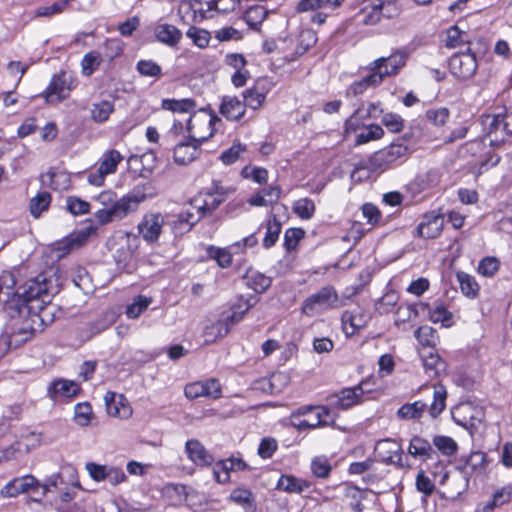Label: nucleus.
Listing matches in <instances>:
<instances>
[{
	"label": "nucleus",
	"instance_id": "nucleus-1",
	"mask_svg": "<svg viewBox=\"0 0 512 512\" xmlns=\"http://www.w3.org/2000/svg\"><path fill=\"white\" fill-rule=\"evenodd\" d=\"M155 194V188L150 182L138 184L121 198L112 190L103 191L95 197L103 208L97 210L94 216L101 225L122 220L135 211L140 203L154 197Z\"/></svg>",
	"mask_w": 512,
	"mask_h": 512
},
{
	"label": "nucleus",
	"instance_id": "nucleus-2",
	"mask_svg": "<svg viewBox=\"0 0 512 512\" xmlns=\"http://www.w3.org/2000/svg\"><path fill=\"white\" fill-rule=\"evenodd\" d=\"M220 118L210 115L209 118L190 117L186 129L189 132L187 141L179 142L174 148V160L176 163L186 165L195 160L199 153L201 144L208 140L214 133L213 124L219 122Z\"/></svg>",
	"mask_w": 512,
	"mask_h": 512
},
{
	"label": "nucleus",
	"instance_id": "nucleus-3",
	"mask_svg": "<svg viewBox=\"0 0 512 512\" xmlns=\"http://www.w3.org/2000/svg\"><path fill=\"white\" fill-rule=\"evenodd\" d=\"M446 399L447 391L445 387L443 385L433 386V401L430 405L424 400L405 403L397 410L396 416L399 420L419 421L424 413L428 411L429 416L436 419L445 410Z\"/></svg>",
	"mask_w": 512,
	"mask_h": 512
},
{
	"label": "nucleus",
	"instance_id": "nucleus-4",
	"mask_svg": "<svg viewBox=\"0 0 512 512\" xmlns=\"http://www.w3.org/2000/svg\"><path fill=\"white\" fill-rule=\"evenodd\" d=\"M17 295L22 298L30 311L36 309L43 311L45 306L51 302L53 293L47 278L41 274L20 286Z\"/></svg>",
	"mask_w": 512,
	"mask_h": 512
},
{
	"label": "nucleus",
	"instance_id": "nucleus-5",
	"mask_svg": "<svg viewBox=\"0 0 512 512\" xmlns=\"http://www.w3.org/2000/svg\"><path fill=\"white\" fill-rule=\"evenodd\" d=\"M341 306L339 296L331 285L322 287L316 293L308 296L302 304V313L307 316H314L328 310L337 309Z\"/></svg>",
	"mask_w": 512,
	"mask_h": 512
},
{
	"label": "nucleus",
	"instance_id": "nucleus-6",
	"mask_svg": "<svg viewBox=\"0 0 512 512\" xmlns=\"http://www.w3.org/2000/svg\"><path fill=\"white\" fill-rule=\"evenodd\" d=\"M410 153V149L407 145L400 142H393L370 156L369 167L372 170H384L392 165L403 163L409 157Z\"/></svg>",
	"mask_w": 512,
	"mask_h": 512
},
{
	"label": "nucleus",
	"instance_id": "nucleus-7",
	"mask_svg": "<svg viewBox=\"0 0 512 512\" xmlns=\"http://www.w3.org/2000/svg\"><path fill=\"white\" fill-rule=\"evenodd\" d=\"M76 85L75 77L66 71H60L53 75L43 96L47 103H59L69 96Z\"/></svg>",
	"mask_w": 512,
	"mask_h": 512
},
{
	"label": "nucleus",
	"instance_id": "nucleus-8",
	"mask_svg": "<svg viewBox=\"0 0 512 512\" xmlns=\"http://www.w3.org/2000/svg\"><path fill=\"white\" fill-rule=\"evenodd\" d=\"M491 121L487 127L486 138L491 147L498 148L507 142L506 136H512V112L488 116Z\"/></svg>",
	"mask_w": 512,
	"mask_h": 512
},
{
	"label": "nucleus",
	"instance_id": "nucleus-9",
	"mask_svg": "<svg viewBox=\"0 0 512 512\" xmlns=\"http://www.w3.org/2000/svg\"><path fill=\"white\" fill-rule=\"evenodd\" d=\"M449 69L453 76L461 80L471 78L477 69L476 57L470 48L466 52L455 53L450 57Z\"/></svg>",
	"mask_w": 512,
	"mask_h": 512
},
{
	"label": "nucleus",
	"instance_id": "nucleus-10",
	"mask_svg": "<svg viewBox=\"0 0 512 512\" xmlns=\"http://www.w3.org/2000/svg\"><path fill=\"white\" fill-rule=\"evenodd\" d=\"M408 53L404 50H398L389 57H380L373 61L371 70L381 74L382 81L386 76L396 75L399 70L405 66Z\"/></svg>",
	"mask_w": 512,
	"mask_h": 512
},
{
	"label": "nucleus",
	"instance_id": "nucleus-11",
	"mask_svg": "<svg viewBox=\"0 0 512 512\" xmlns=\"http://www.w3.org/2000/svg\"><path fill=\"white\" fill-rule=\"evenodd\" d=\"M40 489V481L33 475L27 474L9 481L0 491L3 497H16L21 493H36Z\"/></svg>",
	"mask_w": 512,
	"mask_h": 512
},
{
	"label": "nucleus",
	"instance_id": "nucleus-12",
	"mask_svg": "<svg viewBox=\"0 0 512 512\" xmlns=\"http://www.w3.org/2000/svg\"><path fill=\"white\" fill-rule=\"evenodd\" d=\"M364 382L351 388H343L339 393L331 395V405L339 410H347L356 406L363 401Z\"/></svg>",
	"mask_w": 512,
	"mask_h": 512
},
{
	"label": "nucleus",
	"instance_id": "nucleus-13",
	"mask_svg": "<svg viewBox=\"0 0 512 512\" xmlns=\"http://www.w3.org/2000/svg\"><path fill=\"white\" fill-rule=\"evenodd\" d=\"M164 224V216L161 213H149L144 215L138 224V231L146 242L154 243L159 239Z\"/></svg>",
	"mask_w": 512,
	"mask_h": 512
},
{
	"label": "nucleus",
	"instance_id": "nucleus-14",
	"mask_svg": "<svg viewBox=\"0 0 512 512\" xmlns=\"http://www.w3.org/2000/svg\"><path fill=\"white\" fill-rule=\"evenodd\" d=\"M370 314L360 307L344 311L341 316L343 330L347 335H353L370 321Z\"/></svg>",
	"mask_w": 512,
	"mask_h": 512
},
{
	"label": "nucleus",
	"instance_id": "nucleus-15",
	"mask_svg": "<svg viewBox=\"0 0 512 512\" xmlns=\"http://www.w3.org/2000/svg\"><path fill=\"white\" fill-rule=\"evenodd\" d=\"M248 468L249 466L242 458L231 457L229 459L219 461L213 469V474L218 483L224 484L229 481L230 471H244Z\"/></svg>",
	"mask_w": 512,
	"mask_h": 512
},
{
	"label": "nucleus",
	"instance_id": "nucleus-16",
	"mask_svg": "<svg viewBox=\"0 0 512 512\" xmlns=\"http://www.w3.org/2000/svg\"><path fill=\"white\" fill-rule=\"evenodd\" d=\"M162 108L165 110L172 111L174 113H176V112L177 113H195L196 102H195V100H193L191 98H184V99H180V100L163 99L162 100ZM200 112L205 115L202 116V115L193 114L191 117H193L195 115L196 117L209 118L210 115H213L212 113L207 114L206 109H201Z\"/></svg>",
	"mask_w": 512,
	"mask_h": 512
},
{
	"label": "nucleus",
	"instance_id": "nucleus-17",
	"mask_svg": "<svg viewBox=\"0 0 512 512\" xmlns=\"http://www.w3.org/2000/svg\"><path fill=\"white\" fill-rule=\"evenodd\" d=\"M124 401L123 395H117L112 391H107L104 395L107 413L113 417L125 418L131 414L130 407L124 404Z\"/></svg>",
	"mask_w": 512,
	"mask_h": 512
},
{
	"label": "nucleus",
	"instance_id": "nucleus-18",
	"mask_svg": "<svg viewBox=\"0 0 512 512\" xmlns=\"http://www.w3.org/2000/svg\"><path fill=\"white\" fill-rule=\"evenodd\" d=\"M188 458L200 466H209L213 463V456L198 440H188L185 445Z\"/></svg>",
	"mask_w": 512,
	"mask_h": 512
},
{
	"label": "nucleus",
	"instance_id": "nucleus-19",
	"mask_svg": "<svg viewBox=\"0 0 512 512\" xmlns=\"http://www.w3.org/2000/svg\"><path fill=\"white\" fill-rule=\"evenodd\" d=\"M154 35L159 42L169 47L176 46L182 38V32L176 26L167 23L157 24Z\"/></svg>",
	"mask_w": 512,
	"mask_h": 512
},
{
	"label": "nucleus",
	"instance_id": "nucleus-20",
	"mask_svg": "<svg viewBox=\"0 0 512 512\" xmlns=\"http://www.w3.org/2000/svg\"><path fill=\"white\" fill-rule=\"evenodd\" d=\"M443 219L439 215H427L424 221L417 226V234L421 238L433 239L436 238L442 229Z\"/></svg>",
	"mask_w": 512,
	"mask_h": 512
},
{
	"label": "nucleus",
	"instance_id": "nucleus-21",
	"mask_svg": "<svg viewBox=\"0 0 512 512\" xmlns=\"http://www.w3.org/2000/svg\"><path fill=\"white\" fill-rule=\"evenodd\" d=\"M408 453L414 458H420L423 461L433 459L436 451L430 442L420 436H414L409 443Z\"/></svg>",
	"mask_w": 512,
	"mask_h": 512
},
{
	"label": "nucleus",
	"instance_id": "nucleus-22",
	"mask_svg": "<svg viewBox=\"0 0 512 512\" xmlns=\"http://www.w3.org/2000/svg\"><path fill=\"white\" fill-rule=\"evenodd\" d=\"M219 111L228 120H240L245 114V104L237 97L225 96Z\"/></svg>",
	"mask_w": 512,
	"mask_h": 512
},
{
	"label": "nucleus",
	"instance_id": "nucleus-23",
	"mask_svg": "<svg viewBox=\"0 0 512 512\" xmlns=\"http://www.w3.org/2000/svg\"><path fill=\"white\" fill-rule=\"evenodd\" d=\"M191 205L197 210L198 213L206 216L211 214L221 205V199H216L209 190L205 193H200L191 200Z\"/></svg>",
	"mask_w": 512,
	"mask_h": 512
},
{
	"label": "nucleus",
	"instance_id": "nucleus-24",
	"mask_svg": "<svg viewBox=\"0 0 512 512\" xmlns=\"http://www.w3.org/2000/svg\"><path fill=\"white\" fill-rule=\"evenodd\" d=\"M79 385L71 380L58 379L48 387V396L55 399L57 396L73 397L79 392Z\"/></svg>",
	"mask_w": 512,
	"mask_h": 512
},
{
	"label": "nucleus",
	"instance_id": "nucleus-25",
	"mask_svg": "<svg viewBox=\"0 0 512 512\" xmlns=\"http://www.w3.org/2000/svg\"><path fill=\"white\" fill-rule=\"evenodd\" d=\"M245 285L256 293H264L272 283V279L259 271L249 269L243 276Z\"/></svg>",
	"mask_w": 512,
	"mask_h": 512
},
{
	"label": "nucleus",
	"instance_id": "nucleus-26",
	"mask_svg": "<svg viewBox=\"0 0 512 512\" xmlns=\"http://www.w3.org/2000/svg\"><path fill=\"white\" fill-rule=\"evenodd\" d=\"M310 482L293 475H282L277 482V489L288 493H302L310 489Z\"/></svg>",
	"mask_w": 512,
	"mask_h": 512
},
{
	"label": "nucleus",
	"instance_id": "nucleus-27",
	"mask_svg": "<svg viewBox=\"0 0 512 512\" xmlns=\"http://www.w3.org/2000/svg\"><path fill=\"white\" fill-rule=\"evenodd\" d=\"M229 499L235 504L241 506L245 512L256 511V500L251 490L246 488H236L230 493Z\"/></svg>",
	"mask_w": 512,
	"mask_h": 512
},
{
	"label": "nucleus",
	"instance_id": "nucleus-28",
	"mask_svg": "<svg viewBox=\"0 0 512 512\" xmlns=\"http://www.w3.org/2000/svg\"><path fill=\"white\" fill-rule=\"evenodd\" d=\"M370 74L360 80L354 81L348 88L347 94L358 96L366 91L368 87H377L382 83L381 74L370 69Z\"/></svg>",
	"mask_w": 512,
	"mask_h": 512
},
{
	"label": "nucleus",
	"instance_id": "nucleus-29",
	"mask_svg": "<svg viewBox=\"0 0 512 512\" xmlns=\"http://www.w3.org/2000/svg\"><path fill=\"white\" fill-rule=\"evenodd\" d=\"M207 9L199 11L202 18H207L206 13L216 12L218 14H228L233 12L239 5L240 0H204Z\"/></svg>",
	"mask_w": 512,
	"mask_h": 512
},
{
	"label": "nucleus",
	"instance_id": "nucleus-30",
	"mask_svg": "<svg viewBox=\"0 0 512 512\" xmlns=\"http://www.w3.org/2000/svg\"><path fill=\"white\" fill-rule=\"evenodd\" d=\"M94 232L95 228H93L92 226L79 230L71 234L69 237H67L66 240L61 243L62 246L59 247L58 249L69 252L71 250L79 248L87 241L89 236Z\"/></svg>",
	"mask_w": 512,
	"mask_h": 512
},
{
	"label": "nucleus",
	"instance_id": "nucleus-31",
	"mask_svg": "<svg viewBox=\"0 0 512 512\" xmlns=\"http://www.w3.org/2000/svg\"><path fill=\"white\" fill-rule=\"evenodd\" d=\"M268 10L262 5H254L243 14V20L253 30H259L260 25L266 19Z\"/></svg>",
	"mask_w": 512,
	"mask_h": 512
},
{
	"label": "nucleus",
	"instance_id": "nucleus-32",
	"mask_svg": "<svg viewBox=\"0 0 512 512\" xmlns=\"http://www.w3.org/2000/svg\"><path fill=\"white\" fill-rule=\"evenodd\" d=\"M456 276L461 292L468 298H476L480 290V286L476 279L472 275L462 271L458 272Z\"/></svg>",
	"mask_w": 512,
	"mask_h": 512
},
{
	"label": "nucleus",
	"instance_id": "nucleus-33",
	"mask_svg": "<svg viewBox=\"0 0 512 512\" xmlns=\"http://www.w3.org/2000/svg\"><path fill=\"white\" fill-rule=\"evenodd\" d=\"M385 445L393 446V447H389L387 450L388 452H390L392 454H390L388 456H382V460L387 464H393V465H396L397 467L403 468L405 465L402 462V459H403L402 449L396 444L395 441H392L389 439L382 440V441L378 442L377 449H380Z\"/></svg>",
	"mask_w": 512,
	"mask_h": 512
},
{
	"label": "nucleus",
	"instance_id": "nucleus-34",
	"mask_svg": "<svg viewBox=\"0 0 512 512\" xmlns=\"http://www.w3.org/2000/svg\"><path fill=\"white\" fill-rule=\"evenodd\" d=\"M367 495L368 492L366 490H361L356 486H347L344 492V497L349 501V506L354 512H362L364 510L362 501Z\"/></svg>",
	"mask_w": 512,
	"mask_h": 512
},
{
	"label": "nucleus",
	"instance_id": "nucleus-35",
	"mask_svg": "<svg viewBox=\"0 0 512 512\" xmlns=\"http://www.w3.org/2000/svg\"><path fill=\"white\" fill-rule=\"evenodd\" d=\"M384 136L383 128L378 124H370L364 126L363 129L356 135L355 145H363L370 141L379 140Z\"/></svg>",
	"mask_w": 512,
	"mask_h": 512
},
{
	"label": "nucleus",
	"instance_id": "nucleus-36",
	"mask_svg": "<svg viewBox=\"0 0 512 512\" xmlns=\"http://www.w3.org/2000/svg\"><path fill=\"white\" fill-rule=\"evenodd\" d=\"M421 306L428 309L429 319L433 323H442L445 327L451 325L452 313L443 304H437L434 308H430L429 304L424 303Z\"/></svg>",
	"mask_w": 512,
	"mask_h": 512
},
{
	"label": "nucleus",
	"instance_id": "nucleus-37",
	"mask_svg": "<svg viewBox=\"0 0 512 512\" xmlns=\"http://www.w3.org/2000/svg\"><path fill=\"white\" fill-rule=\"evenodd\" d=\"M52 197L47 191L39 192L35 197L30 200L29 210L33 217L38 218L40 215L48 210Z\"/></svg>",
	"mask_w": 512,
	"mask_h": 512
},
{
	"label": "nucleus",
	"instance_id": "nucleus-38",
	"mask_svg": "<svg viewBox=\"0 0 512 512\" xmlns=\"http://www.w3.org/2000/svg\"><path fill=\"white\" fill-rule=\"evenodd\" d=\"M423 366L429 377L439 376L446 369L445 361L434 353H429L423 357Z\"/></svg>",
	"mask_w": 512,
	"mask_h": 512
},
{
	"label": "nucleus",
	"instance_id": "nucleus-39",
	"mask_svg": "<svg viewBox=\"0 0 512 512\" xmlns=\"http://www.w3.org/2000/svg\"><path fill=\"white\" fill-rule=\"evenodd\" d=\"M377 4L380 19H395L401 13V7L396 0H374Z\"/></svg>",
	"mask_w": 512,
	"mask_h": 512
},
{
	"label": "nucleus",
	"instance_id": "nucleus-40",
	"mask_svg": "<svg viewBox=\"0 0 512 512\" xmlns=\"http://www.w3.org/2000/svg\"><path fill=\"white\" fill-rule=\"evenodd\" d=\"M114 111V104L108 100H102L92 104L91 117L95 122L102 123L108 120Z\"/></svg>",
	"mask_w": 512,
	"mask_h": 512
},
{
	"label": "nucleus",
	"instance_id": "nucleus-41",
	"mask_svg": "<svg viewBox=\"0 0 512 512\" xmlns=\"http://www.w3.org/2000/svg\"><path fill=\"white\" fill-rule=\"evenodd\" d=\"M359 17H361V22L364 25H377L380 23L381 19L379 16V11L377 8V4L374 3V0H369L359 11Z\"/></svg>",
	"mask_w": 512,
	"mask_h": 512
},
{
	"label": "nucleus",
	"instance_id": "nucleus-42",
	"mask_svg": "<svg viewBox=\"0 0 512 512\" xmlns=\"http://www.w3.org/2000/svg\"><path fill=\"white\" fill-rule=\"evenodd\" d=\"M123 157L117 150H109L103 155L98 169L104 174H112L116 171L117 165L122 161Z\"/></svg>",
	"mask_w": 512,
	"mask_h": 512
},
{
	"label": "nucleus",
	"instance_id": "nucleus-43",
	"mask_svg": "<svg viewBox=\"0 0 512 512\" xmlns=\"http://www.w3.org/2000/svg\"><path fill=\"white\" fill-rule=\"evenodd\" d=\"M512 496L511 487H502L498 489L492 496V499L487 502L484 506V512H491L495 508L500 507L506 503H509Z\"/></svg>",
	"mask_w": 512,
	"mask_h": 512
},
{
	"label": "nucleus",
	"instance_id": "nucleus-44",
	"mask_svg": "<svg viewBox=\"0 0 512 512\" xmlns=\"http://www.w3.org/2000/svg\"><path fill=\"white\" fill-rule=\"evenodd\" d=\"M281 233V223L277 220L276 216H272L267 221L266 234L263 239V246L267 249L271 248L277 242Z\"/></svg>",
	"mask_w": 512,
	"mask_h": 512
},
{
	"label": "nucleus",
	"instance_id": "nucleus-45",
	"mask_svg": "<svg viewBox=\"0 0 512 512\" xmlns=\"http://www.w3.org/2000/svg\"><path fill=\"white\" fill-rule=\"evenodd\" d=\"M315 203L310 198H301L294 202L293 211L301 219H311L315 213Z\"/></svg>",
	"mask_w": 512,
	"mask_h": 512
},
{
	"label": "nucleus",
	"instance_id": "nucleus-46",
	"mask_svg": "<svg viewBox=\"0 0 512 512\" xmlns=\"http://www.w3.org/2000/svg\"><path fill=\"white\" fill-rule=\"evenodd\" d=\"M433 445L445 456H452L458 450V444L449 436H434Z\"/></svg>",
	"mask_w": 512,
	"mask_h": 512
},
{
	"label": "nucleus",
	"instance_id": "nucleus-47",
	"mask_svg": "<svg viewBox=\"0 0 512 512\" xmlns=\"http://www.w3.org/2000/svg\"><path fill=\"white\" fill-rule=\"evenodd\" d=\"M425 117L432 125L436 127H443L450 117V111L446 107L428 109L425 113Z\"/></svg>",
	"mask_w": 512,
	"mask_h": 512
},
{
	"label": "nucleus",
	"instance_id": "nucleus-48",
	"mask_svg": "<svg viewBox=\"0 0 512 512\" xmlns=\"http://www.w3.org/2000/svg\"><path fill=\"white\" fill-rule=\"evenodd\" d=\"M465 460L471 475L475 472L484 470L488 464L486 453L481 451H474L470 453L469 456L465 457Z\"/></svg>",
	"mask_w": 512,
	"mask_h": 512
},
{
	"label": "nucleus",
	"instance_id": "nucleus-49",
	"mask_svg": "<svg viewBox=\"0 0 512 512\" xmlns=\"http://www.w3.org/2000/svg\"><path fill=\"white\" fill-rule=\"evenodd\" d=\"M100 64L101 57L98 52L91 51L86 53L81 61L82 74L84 76H91Z\"/></svg>",
	"mask_w": 512,
	"mask_h": 512
},
{
	"label": "nucleus",
	"instance_id": "nucleus-50",
	"mask_svg": "<svg viewBox=\"0 0 512 512\" xmlns=\"http://www.w3.org/2000/svg\"><path fill=\"white\" fill-rule=\"evenodd\" d=\"M92 414L93 412L90 403L83 402L75 405L74 420L78 425L82 427L88 426L90 424Z\"/></svg>",
	"mask_w": 512,
	"mask_h": 512
},
{
	"label": "nucleus",
	"instance_id": "nucleus-51",
	"mask_svg": "<svg viewBox=\"0 0 512 512\" xmlns=\"http://www.w3.org/2000/svg\"><path fill=\"white\" fill-rule=\"evenodd\" d=\"M136 70L146 77L159 78L162 75V68L152 60H139L136 64Z\"/></svg>",
	"mask_w": 512,
	"mask_h": 512
},
{
	"label": "nucleus",
	"instance_id": "nucleus-52",
	"mask_svg": "<svg viewBox=\"0 0 512 512\" xmlns=\"http://www.w3.org/2000/svg\"><path fill=\"white\" fill-rule=\"evenodd\" d=\"M331 465L324 456H317L312 459L311 471L318 478H327L331 472Z\"/></svg>",
	"mask_w": 512,
	"mask_h": 512
},
{
	"label": "nucleus",
	"instance_id": "nucleus-53",
	"mask_svg": "<svg viewBox=\"0 0 512 512\" xmlns=\"http://www.w3.org/2000/svg\"><path fill=\"white\" fill-rule=\"evenodd\" d=\"M66 209L72 215H83L89 212L90 204L76 196H69L66 199Z\"/></svg>",
	"mask_w": 512,
	"mask_h": 512
},
{
	"label": "nucleus",
	"instance_id": "nucleus-54",
	"mask_svg": "<svg viewBox=\"0 0 512 512\" xmlns=\"http://www.w3.org/2000/svg\"><path fill=\"white\" fill-rule=\"evenodd\" d=\"M499 267V260L496 257L488 256L479 262L477 271L482 276L492 277L499 270Z\"/></svg>",
	"mask_w": 512,
	"mask_h": 512
},
{
	"label": "nucleus",
	"instance_id": "nucleus-55",
	"mask_svg": "<svg viewBox=\"0 0 512 512\" xmlns=\"http://www.w3.org/2000/svg\"><path fill=\"white\" fill-rule=\"evenodd\" d=\"M245 151V145H242L240 142L234 143L229 149L221 153L220 160L225 165H231L235 163L240 158V155Z\"/></svg>",
	"mask_w": 512,
	"mask_h": 512
},
{
	"label": "nucleus",
	"instance_id": "nucleus-56",
	"mask_svg": "<svg viewBox=\"0 0 512 512\" xmlns=\"http://www.w3.org/2000/svg\"><path fill=\"white\" fill-rule=\"evenodd\" d=\"M186 35L199 48H205L209 45L210 33L204 29L192 26L187 30Z\"/></svg>",
	"mask_w": 512,
	"mask_h": 512
},
{
	"label": "nucleus",
	"instance_id": "nucleus-57",
	"mask_svg": "<svg viewBox=\"0 0 512 512\" xmlns=\"http://www.w3.org/2000/svg\"><path fill=\"white\" fill-rule=\"evenodd\" d=\"M245 107L248 106L252 109H258L264 102L266 96L264 93L257 91L255 88L247 89L243 92Z\"/></svg>",
	"mask_w": 512,
	"mask_h": 512
},
{
	"label": "nucleus",
	"instance_id": "nucleus-58",
	"mask_svg": "<svg viewBox=\"0 0 512 512\" xmlns=\"http://www.w3.org/2000/svg\"><path fill=\"white\" fill-rule=\"evenodd\" d=\"M65 484L62 474H52L43 483L40 482L41 497H45L53 489H63Z\"/></svg>",
	"mask_w": 512,
	"mask_h": 512
},
{
	"label": "nucleus",
	"instance_id": "nucleus-59",
	"mask_svg": "<svg viewBox=\"0 0 512 512\" xmlns=\"http://www.w3.org/2000/svg\"><path fill=\"white\" fill-rule=\"evenodd\" d=\"M382 124L392 133H398L404 128V120L396 113H386L382 116Z\"/></svg>",
	"mask_w": 512,
	"mask_h": 512
},
{
	"label": "nucleus",
	"instance_id": "nucleus-60",
	"mask_svg": "<svg viewBox=\"0 0 512 512\" xmlns=\"http://www.w3.org/2000/svg\"><path fill=\"white\" fill-rule=\"evenodd\" d=\"M150 304V300L145 296H137L133 303L127 306L126 315L130 319L137 318Z\"/></svg>",
	"mask_w": 512,
	"mask_h": 512
},
{
	"label": "nucleus",
	"instance_id": "nucleus-61",
	"mask_svg": "<svg viewBox=\"0 0 512 512\" xmlns=\"http://www.w3.org/2000/svg\"><path fill=\"white\" fill-rule=\"evenodd\" d=\"M241 175L244 178H251L258 184H264L268 179V171L262 167L246 166L242 169Z\"/></svg>",
	"mask_w": 512,
	"mask_h": 512
},
{
	"label": "nucleus",
	"instance_id": "nucleus-62",
	"mask_svg": "<svg viewBox=\"0 0 512 512\" xmlns=\"http://www.w3.org/2000/svg\"><path fill=\"white\" fill-rule=\"evenodd\" d=\"M304 236L301 228H289L284 234V246L287 251L293 250Z\"/></svg>",
	"mask_w": 512,
	"mask_h": 512
},
{
	"label": "nucleus",
	"instance_id": "nucleus-63",
	"mask_svg": "<svg viewBox=\"0 0 512 512\" xmlns=\"http://www.w3.org/2000/svg\"><path fill=\"white\" fill-rule=\"evenodd\" d=\"M416 488L425 496H430L435 490V485L431 479L425 475L424 471L421 470L416 476Z\"/></svg>",
	"mask_w": 512,
	"mask_h": 512
},
{
	"label": "nucleus",
	"instance_id": "nucleus-64",
	"mask_svg": "<svg viewBox=\"0 0 512 512\" xmlns=\"http://www.w3.org/2000/svg\"><path fill=\"white\" fill-rule=\"evenodd\" d=\"M215 38L220 42L230 41V40H241L243 38V33L238 29L229 26L223 27L217 31H215Z\"/></svg>",
	"mask_w": 512,
	"mask_h": 512
}]
</instances>
